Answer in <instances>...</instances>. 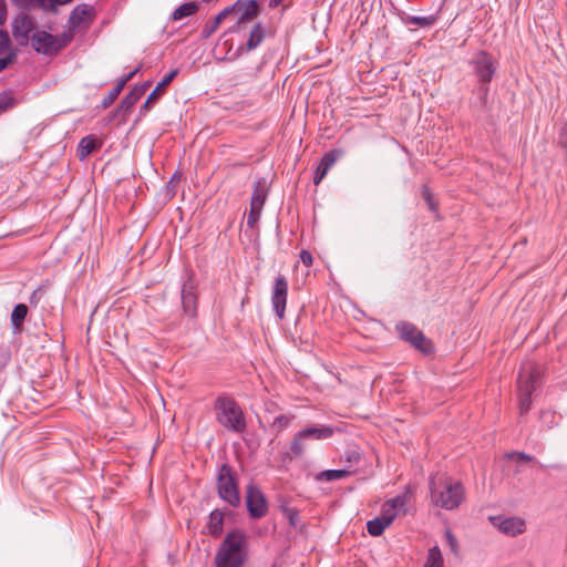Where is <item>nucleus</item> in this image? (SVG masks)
<instances>
[{"label":"nucleus","instance_id":"obj_1","mask_svg":"<svg viewBox=\"0 0 567 567\" xmlns=\"http://www.w3.org/2000/svg\"><path fill=\"white\" fill-rule=\"evenodd\" d=\"M431 505L436 508L453 511L464 501L462 484L446 475H435L430 480Z\"/></svg>","mask_w":567,"mask_h":567},{"label":"nucleus","instance_id":"obj_2","mask_svg":"<svg viewBox=\"0 0 567 567\" xmlns=\"http://www.w3.org/2000/svg\"><path fill=\"white\" fill-rule=\"evenodd\" d=\"M246 543V535L235 530L229 533L221 543L216 557L217 567H241L244 564L243 548Z\"/></svg>","mask_w":567,"mask_h":567},{"label":"nucleus","instance_id":"obj_3","mask_svg":"<svg viewBox=\"0 0 567 567\" xmlns=\"http://www.w3.org/2000/svg\"><path fill=\"white\" fill-rule=\"evenodd\" d=\"M216 419L226 429L241 433L246 429L245 415L230 398L219 396L215 402Z\"/></svg>","mask_w":567,"mask_h":567},{"label":"nucleus","instance_id":"obj_4","mask_svg":"<svg viewBox=\"0 0 567 567\" xmlns=\"http://www.w3.org/2000/svg\"><path fill=\"white\" fill-rule=\"evenodd\" d=\"M217 488L219 496L231 506H237L240 503L237 483L227 465H223L219 470Z\"/></svg>","mask_w":567,"mask_h":567},{"label":"nucleus","instance_id":"obj_5","mask_svg":"<svg viewBox=\"0 0 567 567\" xmlns=\"http://www.w3.org/2000/svg\"><path fill=\"white\" fill-rule=\"evenodd\" d=\"M332 435V430L327 426L322 427H308L298 432L290 444L291 453L295 456H300L307 449L308 440H322Z\"/></svg>","mask_w":567,"mask_h":567},{"label":"nucleus","instance_id":"obj_6","mask_svg":"<svg viewBox=\"0 0 567 567\" xmlns=\"http://www.w3.org/2000/svg\"><path fill=\"white\" fill-rule=\"evenodd\" d=\"M396 330L406 342L423 353H430L433 350L432 342L420 331L414 324L409 322H400L396 324Z\"/></svg>","mask_w":567,"mask_h":567},{"label":"nucleus","instance_id":"obj_7","mask_svg":"<svg viewBox=\"0 0 567 567\" xmlns=\"http://www.w3.org/2000/svg\"><path fill=\"white\" fill-rule=\"evenodd\" d=\"M288 297V281L285 276L279 275L274 284L271 292L272 308L279 319H284Z\"/></svg>","mask_w":567,"mask_h":567},{"label":"nucleus","instance_id":"obj_8","mask_svg":"<svg viewBox=\"0 0 567 567\" xmlns=\"http://www.w3.org/2000/svg\"><path fill=\"white\" fill-rule=\"evenodd\" d=\"M246 504L252 518H261L267 513L268 504L266 497L261 491L254 485L247 487Z\"/></svg>","mask_w":567,"mask_h":567},{"label":"nucleus","instance_id":"obj_9","mask_svg":"<svg viewBox=\"0 0 567 567\" xmlns=\"http://www.w3.org/2000/svg\"><path fill=\"white\" fill-rule=\"evenodd\" d=\"M31 45L38 53L47 55L56 54L60 47L56 37L40 30L32 33Z\"/></svg>","mask_w":567,"mask_h":567},{"label":"nucleus","instance_id":"obj_10","mask_svg":"<svg viewBox=\"0 0 567 567\" xmlns=\"http://www.w3.org/2000/svg\"><path fill=\"white\" fill-rule=\"evenodd\" d=\"M35 24L25 13L18 14L12 21V34L20 44H27L31 40Z\"/></svg>","mask_w":567,"mask_h":567},{"label":"nucleus","instance_id":"obj_11","mask_svg":"<svg viewBox=\"0 0 567 567\" xmlns=\"http://www.w3.org/2000/svg\"><path fill=\"white\" fill-rule=\"evenodd\" d=\"M492 524L503 534L516 536L524 533L526 528L525 520L519 517H491Z\"/></svg>","mask_w":567,"mask_h":567},{"label":"nucleus","instance_id":"obj_12","mask_svg":"<svg viewBox=\"0 0 567 567\" xmlns=\"http://www.w3.org/2000/svg\"><path fill=\"white\" fill-rule=\"evenodd\" d=\"M539 374V370L532 364L522 368L517 380L518 393L530 396L534 391V383Z\"/></svg>","mask_w":567,"mask_h":567},{"label":"nucleus","instance_id":"obj_13","mask_svg":"<svg viewBox=\"0 0 567 567\" xmlns=\"http://www.w3.org/2000/svg\"><path fill=\"white\" fill-rule=\"evenodd\" d=\"M406 497L396 496L384 503L381 515L392 524L395 517L405 513Z\"/></svg>","mask_w":567,"mask_h":567},{"label":"nucleus","instance_id":"obj_14","mask_svg":"<svg viewBox=\"0 0 567 567\" xmlns=\"http://www.w3.org/2000/svg\"><path fill=\"white\" fill-rule=\"evenodd\" d=\"M475 71L481 81L489 82L495 72L492 56L485 52L480 53L475 61Z\"/></svg>","mask_w":567,"mask_h":567},{"label":"nucleus","instance_id":"obj_15","mask_svg":"<svg viewBox=\"0 0 567 567\" xmlns=\"http://www.w3.org/2000/svg\"><path fill=\"white\" fill-rule=\"evenodd\" d=\"M231 10L238 14V24L254 19L259 13L258 4L255 0L236 2Z\"/></svg>","mask_w":567,"mask_h":567},{"label":"nucleus","instance_id":"obj_16","mask_svg":"<svg viewBox=\"0 0 567 567\" xmlns=\"http://www.w3.org/2000/svg\"><path fill=\"white\" fill-rule=\"evenodd\" d=\"M341 155V151L332 150L324 154L320 161V164L317 167L316 175L313 177V183L318 185L327 175L329 169L336 164L337 159Z\"/></svg>","mask_w":567,"mask_h":567},{"label":"nucleus","instance_id":"obj_17","mask_svg":"<svg viewBox=\"0 0 567 567\" xmlns=\"http://www.w3.org/2000/svg\"><path fill=\"white\" fill-rule=\"evenodd\" d=\"M103 145L101 138L95 135H87L83 137L78 145V156L80 159L86 158L93 152L100 150Z\"/></svg>","mask_w":567,"mask_h":567},{"label":"nucleus","instance_id":"obj_18","mask_svg":"<svg viewBox=\"0 0 567 567\" xmlns=\"http://www.w3.org/2000/svg\"><path fill=\"white\" fill-rule=\"evenodd\" d=\"M93 8L89 4H81L73 9L70 14V23L73 28L80 27L91 21Z\"/></svg>","mask_w":567,"mask_h":567},{"label":"nucleus","instance_id":"obj_19","mask_svg":"<svg viewBox=\"0 0 567 567\" xmlns=\"http://www.w3.org/2000/svg\"><path fill=\"white\" fill-rule=\"evenodd\" d=\"M268 194V188L264 179H258L254 183V192L250 200V206L262 208Z\"/></svg>","mask_w":567,"mask_h":567},{"label":"nucleus","instance_id":"obj_20","mask_svg":"<svg viewBox=\"0 0 567 567\" xmlns=\"http://www.w3.org/2000/svg\"><path fill=\"white\" fill-rule=\"evenodd\" d=\"M148 86L150 83L146 82L143 85L133 87V90L123 100L122 107H124L126 111L131 110L135 103L144 95Z\"/></svg>","mask_w":567,"mask_h":567},{"label":"nucleus","instance_id":"obj_21","mask_svg":"<svg viewBox=\"0 0 567 567\" xmlns=\"http://www.w3.org/2000/svg\"><path fill=\"white\" fill-rule=\"evenodd\" d=\"M390 525L391 524L389 523V518H384L382 515H380L379 517H375L374 519L367 523V529L371 536H380Z\"/></svg>","mask_w":567,"mask_h":567},{"label":"nucleus","instance_id":"obj_22","mask_svg":"<svg viewBox=\"0 0 567 567\" xmlns=\"http://www.w3.org/2000/svg\"><path fill=\"white\" fill-rule=\"evenodd\" d=\"M224 517L221 512L214 511L209 515L208 530L212 535L218 536L223 530Z\"/></svg>","mask_w":567,"mask_h":567},{"label":"nucleus","instance_id":"obj_23","mask_svg":"<svg viewBox=\"0 0 567 567\" xmlns=\"http://www.w3.org/2000/svg\"><path fill=\"white\" fill-rule=\"evenodd\" d=\"M443 566H444V560H443L441 549L437 546L430 548L424 567H443Z\"/></svg>","mask_w":567,"mask_h":567},{"label":"nucleus","instance_id":"obj_24","mask_svg":"<svg viewBox=\"0 0 567 567\" xmlns=\"http://www.w3.org/2000/svg\"><path fill=\"white\" fill-rule=\"evenodd\" d=\"M264 40V30L261 25L258 23L254 27L250 32L249 39L247 41V50H252L257 48Z\"/></svg>","mask_w":567,"mask_h":567},{"label":"nucleus","instance_id":"obj_25","mask_svg":"<svg viewBox=\"0 0 567 567\" xmlns=\"http://www.w3.org/2000/svg\"><path fill=\"white\" fill-rule=\"evenodd\" d=\"M349 474L350 472L346 470H328L319 473L317 480L327 482L337 481L347 477Z\"/></svg>","mask_w":567,"mask_h":567},{"label":"nucleus","instance_id":"obj_26","mask_svg":"<svg viewBox=\"0 0 567 567\" xmlns=\"http://www.w3.org/2000/svg\"><path fill=\"white\" fill-rule=\"evenodd\" d=\"M197 9L198 6L195 2L184 3L174 11L173 19L181 20L185 17H189L194 14L197 11Z\"/></svg>","mask_w":567,"mask_h":567},{"label":"nucleus","instance_id":"obj_27","mask_svg":"<svg viewBox=\"0 0 567 567\" xmlns=\"http://www.w3.org/2000/svg\"><path fill=\"white\" fill-rule=\"evenodd\" d=\"M28 315V307L24 303H19L13 308L11 313V322L16 328H19Z\"/></svg>","mask_w":567,"mask_h":567},{"label":"nucleus","instance_id":"obj_28","mask_svg":"<svg viewBox=\"0 0 567 567\" xmlns=\"http://www.w3.org/2000/svg\"><path fill=\"white\" fill-rule=\"evenodd\" d=\"M177 73L178 70H173L172 72H169L153 90V92L151 93V99H157L163 93L164 87H166L173 81Z\"/></svg>","mask_w":567,"mask_h":567},{"label":"nucleus","instance_id":"obj_29","mask_svg":"<svg viewBox=\"0 0 567 567\" xmlns=\"http://www.w3.org/2000/svg\"><path fill=\"white\" fill-rule=\"evenodd\" d=\"M292 419H293V416H289V415H285V414L278 415L277 417H275L274 422L271 423V427L274 430H276L277 433H279L289 426Z\"/></svg>","mask_w":567,"mask_h":567},{"label":"nucleus","instance_id":"obj_30","mask_svg":"<svg viewBox=\"0 0 567 567\" xmlns=\"http://www.w3.org/2000/svg\"><path fill=\"white\" fill-rule=\"evenodd\" d=\"M183 306L186 312L194 315L195 311V296L192 292L183 291L182 296Z\"/></svg>","mask_w":567,"mask_h":567},{"label":"nucleus","instance_id":"obj_31","mask_svg":"<svg viewBox=\"0 0 567 567\" xmlns=\"http://www.w3.org/2000/svg\"><path fill=\"white\" fill-rule=\"evenodd\" d=\"M14 105V99L11 93L3 92L0 94V112H4Z\"/></svg>","mask_w":567,"mask_h":567},{"label":"nucleus","instance_id":"obj_32","mask_svg":"<svg viewBox=\"0 0 567 567\" xmlns=\"http://www.w3.org/2000/svg\"><path fill=\"white\" fill-rule=\"evenodd\" d=\"M13 51L11 49V41L7 31L0 30V54Z\"/></svg>","mask_w":567,"mask_h":567},{"label":"nucleus","instance_id":"obj_33","mask_svg":"<svg viewBox=\"0 0 567 567\" xmlns=\"http://www.w3.org/2000/svg\"><path fill=\"white\" fill-rule=\"evenodd\" d=\"M124 86L125 80L117 81L116 85L110 92L109 99L104 102V105L107 106L110 103H112L120 95Z\"/></svg>","mask_w":567,"mask_h":567},{"label":"nucleus","instance_id":"obj_34","mask_svg":"<svg viewBox=\"0 0 567 567\" xmlns=\"http://www.w3.org/2000/svg\"><path fill=\"white\" fill-rule=\"evenodd\" d=\"M4 54H6L4 56L0 58V72L6 70L17 59V53L14 51H9V52H6Z\"/></svg>","mask_w":567,"mask_h":567},{"label":"nucleus","instance_id":"obj_35","mask_svg":"<svg viewBox=\"0 0 567 567\" xmlns=\"http://www.w3.org/2000/svg\"><path fill=\"white\" fill-rule=\"evenodd\" d=\"M261 210H262V208L250 206L249 214L247 217V225L249 227L252 228L256 225V223L258 221V219L260 217Z\"/></svg>","mask_w":567,"mask_h":567},{"label":"nucleus","instance_id":"obj_36","mask_svg":"<svg viewBox=\"0 0 567 567\" xmlns=\"http://www.w3.org/2000/svg\"><path fill=\"white\" fill-rule=\"evenodd\" d=\"M285 517L291 526H296L299 520V513L295 508L287 507L284 509Z\"/></svg>","mask_w":567,"mask_h":567},{"label":"nucleus","instance_id":"obj_37","mask_svg":"<svg viewBox=\"0 0 567 567\" xmlns=\"http://www.w3.org/2000/svg\"><path fill=\"white\" fill-rule=\"evenodd\" d=\"M56 38H58V44H60V47H59V51H60L61 49H63L71 42V40L73 38V33L71 31L63 32L60 37H56Z\"/></svg>","mask_w":567,"mask_h":567},{"label":"nucleus","instance_id":"obj_38","mask_svg":"<svg viewBox=\"0 0 567 567\" xmlns=\"http://www.w3.org/2000/svg\"><path fill=\"white\" fill-rule=\"evenodd\" d=\"M530 396H527L526 394L519 393V410L520 413H526L530 409Z\"/></svg>","mask_w":567,"mask_h":567},{"label":"nucleus","instance_id":"obj_39","mask_svg":"<svg viewBox=\"0 0 567 567\" xmlns=\"http://www.w3.org/2000/svg\"><path fill=\"white\" fill-rule=\"evenodd\" d=\"M445 537H446V540H447V544H449L451 550L454 554H457V540H456L455 536L450 530H447L445 533Z\"/></svg>","mask_w":567,"mask_h":567},{"label":"nucleus","instance_id":"obj_40","mask_svg":"<svg viewBox=\"0 0 567 567\" xmlns=\"http://www.w3.org/2000/svg\"><path fill=\"white\" fill-rule=\"evenodd\" d=\"M508 457L514 458L517 462H529L533 460V457L530 455H527L522 452H514V453L509 454Z\"/></svg>","mask_w":567,"mask_h":567},{"label":"nucleus","instance_id":"obj_41","mask_svg":"<svg viewBox=\"0 0 567 567\" xmlns=\"http://www.w3.org/2000/svg\"><path fill=\"white\" fill-rule=\"evenodd\" d=\"M413 22L421 25V27H427L433 24L434 18L433 17H417L413 19Z\"/></svg>","mask_w":567,"mask_h":567},{"label":"nucleus","instance_id":"obj_42","mask_svg":"<svg viewBox=\"0 0 567 567\" xmlns=\"http://www.w3.org/2000/svg\"><path fill=\"white\" fill-rule=\"evenodd\" d=\"M300 260L302 261V264L307 267L311 266L312 265V255L307 251V250H301L300 252Z\"/></svg>","mask_w":567,"mask_h":567},{"label":"nucleus","instance_id":"obj_43","mask_svg":"<svg viewBox=\"0 0 567 567\" xmlns=\"http://www.w3.org/2000/svg\"><path fill=\"white\" fill-rule=\"evenodd\" d=\"M229 13H234V11L231 10V8H226L224 9L221 12H219L214 22H216V24H220V22L229 14Z\"/></svg>","mask_w":567,"mask_h":567},{"label":"nucleus","instance_id":"obj_44","mask_svg":"<svg viewBox=\"0 0 567 567\" xmlns=\"http://www.w3.org/2000/svg\"><path fill=\"white\" fill-rule=\"evenodd\" d=\"M219 24H216V22H212V24H206L205 29H204V33L206 37H209L213 32H215L217 30Z\"/></svg>","mask_w":567,"mask_h":567},{"label":"nucleus","instance_id":"obj_45","mask_svg":"<svg viewBox=\"0 0 567 567\" xmlns=\"http://www.w3.org/2000/svg\"><path fill=\"white\" fill-rule=\"evenodd\" d=\"M6 20V2L0 0V24Z\"/></svg>","mask_w":567,"mask_h":567},{"label":"nucleus","instance_id":"obj_46","mask_svg":"<svg viewBox=\"0 0 567 567\" xmlns=\"http://www.w3.org/2000/svg\"><path fill=\"white\" fill-rule=\"evenodd\" d=\"M559 143L566 148L567 152V133H563L560 135Z\"/></svg>","mask_w":567,"mask_h":567},{"label":"nucleus","instance_id":"obj_47","mask_svg":"<svg viewBox=\"0 0 567 567\" xmlns=\"http://www.w3.org/2000/svg\"><path fill=\"white\" fill-rule=\"evenodd\" d=\"M138 72V69H135L134 71L130 72L126 76H124L122 80H125V84Z\"/></svg>","mask_w":567,"mask_h":567},{"label":"nucleus","instance_id":"obj_48","mask_svg":"<svg viewBox=\"0 0 567 567\" xmlns=\"http://www.w3.org/2000/svg\"><path fill=\"white\" fill-rule=\"evenodd\" d=\"M14 3H17L20 7H25L29 4L31 0H12Z\"/></svg>","mask_w":567,"mask_h":567},{"label":"nucleus","instance_id":"obj_49","mask_svg":"<svg viewBox=\"0 0 567 567\" xmlns=\"http://www.w3.org/2000/svg\"><path fill=\"white\" fill-rule=\"evenodd\" d=\"M157 99H151V94L148 95L146 102L144 103V109H148L152 103H154Z\"/></svg>","mask_w":567,"mask_h":567},{"label":"nucleus","instance_id":"obj_50","mask_svg":"<svg viewBox=\"0 0 567 567\" xmlns=\"http://www.w3.org/2000/svg\"><path fill=\"white\" fill-rule=\"evenodd\" d=\"M281 1H282V0H271V3H272L274 6H278Z\"/></svg>","mask_w":567,"mask_h":567}]
</instances>
